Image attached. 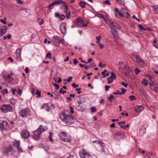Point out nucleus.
Returning <instances> with one entry per match:
<instances>
[{"label":"nucleus","instance_id":"nucleus-1","mask_svg":"<svg viewBox=\"0 0 158 158\" xmlns=\"http://www.w3.org/2000/svg\"><path fill=\"white\" fill-rule=\"evenodd\" d=\"M68 112L66 111L63 112L60 115L61 121L66 124L70 125L74 122V119L72 115L68 114Z\"/></svg>","mask_w":158,"mask_h":158},{"label":"nucleus","instance_id":"nucleus-2","mask_svg":"<svg viewBox=\"0 0 158 158\" xmlns=\"http://www.w3.org/2000/svg\"><path fill=\"white\" fill-rule=\"evenodd\" d=\"M120 67L118 68L119 70H122L121 73L125 76H127L130 71L129 64L126 61L123 62L120 61L118 62Z\"/></svg>","mask_w":158,"mask_h":158},{"label":"nucleus","instance_id":"nucleus-3","mask_svg":"<svg viewBox=\"0 0 158 158\" xmlns=\"http://www.w3.org/2000/svg\"><path fill=\"white\" fill-rule=\"evenodd\" d=\"M47 129L46 127L40 125L36 130L33 132L32 137L36 140H38L40 138L42 132H44Z\"/></svg>","mask_w":158,"mask_h":158},{"label":"nucleus","instance_id":"nucleus-4","mask_svg":"<svg viewBox=\"0 0 158 158\" xmlns=\"http://www.w3.org/2000/svg\"><path fill=\"white\" fill-rule=\"evenodd\" d=\"M1 110L4 113H6L8 112L13 111V109L10 105L3 104L0 107Z\"/></svg>","mask_w":158,"mask_h":158},{"label":"nucleus","instance_id":"nucleus-5","mask_svg":"<svg viewBox=\"0 0 158 158\" xmlns=\"http://www.w3.org/2000/svg\"><path fill=\"white\" fill-rule=\"evenodd\" d=\"M19 114L23 118L27 117L30 115V110L28 108L23 109L19 111Z\"/></svg>","mask_w":158,"mask_h":158},{"label":"nucleus","instance_id":"nucleus-6","mask_svg":"<svg viewBox=\"0 0 158 158\" xmlns=\"http://www.w3.org/2000/svg\"><path fill=\"white\" fill-rule=\"evenodd\" d=\"M114 23L113 22H112L111 24H110V26L111 28L112 34L113 35V37L114 40L118 41V37L116 30L113 27V25H114Z\"/></svg>","mask_w":158,"mask_h":158},{"label":"nucleus","instance_id":"nucleus-7","mask_svg":"<svg viewBox=\"0 0 158 158\" xmlns=\"http://www.w3.org/2000/svg\"><path fill=\"white\" fill-rule=\"evenodd\" d=\"M59 136L60 139L66 142H70V137L67 136L65 132H61L60 133Z\"/></svg>","mask_w":158,"mask_h":158},{"label":"nucleus","instance_id":"nucleus-8","mask_svg":"<svg viewBox=\"0 0 158 158\" xmlns=\"http://www.w3.org/2000/svg\"><path fill=\"white\" fill-rule=\"evenodd\" d=\"M125 134L122 131H119L116 132L114 135V138L117 140H120L124 137Z\"/></svg>","mask_w":158,"mask_h":158},{"label":"nucleus","instance_id":"nucleus-9","mask_svg":"<svg viewBox=\"0 0 158 158\" xmlns=\"http://www.w3.org/2000/svg\"><path fill=\"white\" fill-rule=\"evenodd\" d=\"M8 128L7 122L6 121H3L0 123V129L2 131L6 130Z\"/></svg>","mask_w":158,"mask_h":158},{"label":"nucleus","instance_id":"nucleus-10","mask_svg":"<svg viewBox=\"0 0 158 158\" xmlns=\"http://www.w3.org/2000/svg\"><path fill=\"white\" fill-rule=\"evenodd\" d=\"M22 48H18L16 52V55L17 57V59L18 60L21 61V52Z\"/></svg>","mask_w":158,"mask_h":158},{"label":"nucleus","instance_id":"nucleus-11","mask_svg":"<svg viewBox=\"0 0 158 158\" xmlns=\"http://www.w3.org/2000/svg\"><path fill=\"white\" fill-rule=\"evenodd\" d=\"M13 75L12 73L10 72V74H8L6 77V80L7 82L9 83H10L14 80V78L12 77V76Z\"/></svg>","mask_w":158,"mask_h":158},{"label":"nucleus","instance_id":"nucleus-12","mask_svg":"<svg viewBox=\"0 0 158 158\" xmlns=\"http://www.w3.org/2000/svg\"><path fill=\"white\" fill-rule=\"evenodd\" d=\"M88 153V151L84 149L80 150L79 151V156L81 158H84Z\"/></svg>","mask_w":158,"mask_h":158},{"label":"nucleus","instance_id":"nucleus-13","mask_svg":"<svg viewBox=\"0 0 158 158\" xmlns=\"http://www.w3.org/2000/svg\"><path fill=\"white\" fill-rule=\"evenodd\" d=\"M121 15H120V16L123 17L125 16V15H127V17H128L130 16V14L127 12L126 9L124 8H122L121 10Z\"/></svg>","mask_w":158,"mask_h":158},{"label":"nucleus","instance_id":"nucleus-14","mask_svg":"<svg viewBox=\"0 0 158 158\" xmlns=\"http://www.w3.org/2000/svg\"><path fill=\"white\" fill-rule=\"evenodd\" d=\"M135 58L136 60V61L140 65L143 66L144 65L143 61L138 55H136Z\"/></svg>","mask_w":158,"mask_h":158},{"label":"nucleus","instance_id":"nucleus-15","mask_svg":"<svg viewBox=\"0 0 158 158\" xmlns=\"http://www.w3.org/2000/svg\"><path fill=\"white\" fill-rule=\"evenodd\" d=\"M61 2H63V1L61 0L56 1L48 6V9L51 10L52 9L51 7V6H54L56 5H57L60 4H61Z\"/></svg>","mask_w":158,"mask_h":158},{"label":"nucleus","instance_id":"nucleus-16","mask_svg":"<svg viewBox=\"0 0 158 158\" xmlns=\"http://www.w3.org/2000/svg\"><path fill=\"white\" fill-rule=\"evenodd\" d=\"M7 30V28L6 26L0 27V37L2 36L6 33Z\"/></svg>","mask_w":158,"mask_h":158},{"label":"nucleus","instance_id":"nucleus-17","mask_svg":"<svg viewBox=\"0 0 158 158\" xmlns=\"http://www.w3.org/2000/svg\"><path fill=\"white\" fill-rule=\"evenodd\" d=\"M29 136V132L27 130L23 131L21 134V136L22 138L25 139L28 138Z\"/></svg>","mask_w":158,"mask_h":158},{"label":"nucleus","instance_id":"nucleus-18","mask_svg":"<svg viewBox=\"0 0 158 158\" xmlns=\"http://www.w3.org/2000/svg\"><path fill=\"white\" fill-rule=\"evenodd\" d=\"M143 108V106H137L134 107V110L136 112H139L142 111Z\"/></svg>","mask_w":158,"mask_h":158},{"label":"nucleus","instance_id":"nucleus-19","mask_svg":"<svg viewBox=\"0 0 158 158\" xmlns=\"http://www.w3.org/2000/svg\"><path fill=\"white\" fill-rule=\"evenodd\" d=\"M146 128L144 125H143L140 128L139 132L141 135H143L146 132Z\"/></svg>","mask_w":158,"mask_h":158},{"label":"nucleus","instance_id":"nucleus-20","mask_svg":"<svg viewBox=\"0 0 158 158\" xmlns=\"http://www.w3.org/2000/svg\"><path fill=\"white\" fill-rule=\"evenodd\" d=\"M60 30L61 32L65 34L66 33V28L65 25L64 24H61L60 27Z\"/></svg>","mask_w":158,"mask_h":158},{"label":"nucleus","instance_id":"nucleus-21","mask_svg":"<svg viewBox=\"0 0 158 158\" xmlns=\"http://www.w3.org/2000/svg\"><path fill=\"white\" fill-rule=\"evenodd\" d=\"M150 87V89L156 92H157V86L156 84V83L153 84L149 85Z\"/></svg>","mask_w":158,"mask_h":158},{"label":"nucleus","instance_id":"nucleus-22","mask_svg":"<svg viewBox=\"0 0 158 158\" xmlns=\"http://www.w3.org/2000/svg\"><path fill=\"white\" fill-rule=\"evenodd\" d=\"M93 143H97L100 145H101L102 147H105V144L102 142L100 141V140H98V141H93Z\"/></svg>","mask_w":158,"mask_h":158},{"label":"nucleus","instance_id":"nucleus-23","mask_svg":"<svg viewBox=\"0 0 158 158\" xmlns=\"http://www.w3.org/2000/svg\"><path fill=\"white\" fill-rule=\"evenodd\" d=\"M12 150V147L11 146H9L8 148H6L4 151L5 153H7L11 151Z\"/></svg>","mask_w":158,"mask_h":158},{"label":"nucleus","instance_id":"nucleus-24","mask_svg":"<svg viewBox=\"0 0 158 158\" xmlns=\"http://www.w3.org/2000/svg\"><path fill=\"white\" fill-rule=\"evenodd\" d=\"M10 102L13 105H15L17 102V100L14 98H11L10 99Z\"/></svg>","mask_w":158,"mask_h":158},{"label":"nucleus","instance_id":"nucleus-25","mask_svg":"<svg viewBox=\"0 0 158 158\" xmlns=\"http://www.w3.org/2000/svg\"><path fill=\"white\" fill-rule=\"evenodd\" d=\"M43 107H44L48 111H49L50 110V106H48V104L47 103L44 104L43 106L42 107V108Z\"/></svg>","mask_w":158,"mask_h":158},{"label":"nucleus","instance_id":"nucleus-26","mask_svg":"<svg viewBox=\"0 0 158 158\" xmlns=\"http://www.w3.org/2000/svg\"><path fill=\"white\" fill-rule=\"evenodd\" d=\"M81 24L82 27H87V25L88 24V22L87 21L85 22L83 20H82Z\"/></svg>","mask_w":158,"mask_h":158},{"label":"nucleus","instance_id":"nucleus-27","mask_svg":"<svg viewBox=\"0 0 158 158\" xmlns=\"http://www.w3.org/2000/svg\"><path fill=\"white\" fill-rule=\"evenodd\" d=\"M20 142L19 141L15 140L13 142L14 145L16 148L19 146Z\"/></svg>","mask_w":158,"mask_h":158},{"label":"nucleus","instance_id":"nucleus-28","mask_svg":"<svg viewBox=\"0 0 158 158\" xmlns=\"http://www.w3.org/2000/svg\"><path fill=\"white\" fill-rule=\"evenodd\" d=\"M79 4L81 8H84L86 5V3L85 2H80Z\"/></svg>","mask_w":158,"mask_h":158},{"label":"nucleus","instance_id":"nucleus-29","mask_svg":"<svg viewBox=\"0 0 158 158\" xmlns=\"http://www.w3.org/2000/svg\"><path fill=\"white\" fill-rule=\"evenodd\" d=\"M153 10L156 13H158V5H156L153 7Z\"/></svg>","mask_w":158,"mask_h":158},{"label":"nucleus","instance_id":"nucleus-30","mask_svg":"<svg viewBox=\"0 0 158 158\" xmlns=\"http://www.w3.org/2000/svg\"><path fill=\"white\" fill-rule=\"evenodd\" d=\"M61 4H62L63 5L64 7V9L67 11V10L68 9V6L63 1V2H61Z\"/></svg>","mask_w":158,"mask_h":158},{"label":"nucleus","instance_id":"nucleus-31","mask_svg":"<svg viewBox=\"0 0 158 158\" xmlns=\"http://www.w3.org/2000/svg\"><path fill=\"white\" fill-rule=\"evenodd\" d=\"M142 83L145 86L148 85V81L146 80L145 78H143L142 80Z\"/></svg>","mask_w":158,"mask_h":158},{"label":"nucleus","instance_id":"nucleus-32","mask_svg":"<svg viewBox=\"0 0 158 158\" xmlns=\"http://www.w3.org/2000/svg\"><path fill=\"white\" fill-rule=\"evenodd\" d=\"M110 74H111V75L110 77V78H111L114 80H115L116 79V75L114 73H113V72L111 73Z\"/></svg>","mask_w":158,"mask_h":158},{"label":"nucleus","instance_id":"nucleus-33","mask_svg":"<svg viewBox=\"0 0 158 158\" xmlns=\"http://www.w3.org/2000/svg\"><path fill=\"white\" fill-rule=\"evenodd\" d=\"M107 81H108V83L109 84L113 82L114 79L110 78V77H109L107 78Z\"/></svg>","mask_w":158,"mask_h":158},{"label":"nucleus","instance_id":"nucleus-34","mask_svg":"<svg viewBox=\"0 0 158 158\" xmlns=\"http://www.w3.org/2000/svg\"><path fill=\"white\" fill-rule=\"evenodd\" d=\"M60 39V38L56 35L54 36L53 37V40L55 41H57V42H58Z\"/></svg>","mask_w":158,"mask_h":158},{"label":"nucleus","instance_id":"nucleus-35","mask_svg":"<svg viewBox=\"0 0 158 158\" xmlns=\"http://www.w3.org/2000/svg\"><path fill=\"white\" fill-rule=\"evenodd\" d=\"M129 98L131 101H133L134 100H136V98L134 95H130L129 96Z\"/></svg>","mask_w":158,"mask_h":158},{"label":"nucleus","instance_id":"nucleus-36","mask_svg":"<svg viewBox=\"0 0 158 158\" xmlns=\"http://www.w3.org/2000/svg\"><path fill=\"white\" fill-rule=\"evenodd\" d=\"M103 4H106L109 5H110L111 4L110 2V1L108 0H106V1H103Z\"/></svg>","mask_w":158,"mask_h":158},{"label":"nucleus","instance_id":"nucleus-37","mask_svg":"<svg viewBox=\"0 0 158 158\" xmlns=\"http://www.w3.org/2000/svg\"><path fill=\"white\" fill-rule=\"evenodd\" d=\"M147 76L148 77L150 81H152V80L154 79V77L150 74H148Z\"/></svg>","mask_w":158,"mask_h":158},{"label":"nucleus","instance_id":"nucleus-38","mask_svg":"<svg viewBox=\"0 0 158 158\" xmlns=\"http://www.w3.org/2000/svg\"><path fill=\"white\" fill-rule=\"evenodd\" d=\"M66 17L67 18L69 19L71 17L70 13L69 11H66Z\"/></svg>","mask_w":158,"mask_h":158},{"label":"nucleus","instance_id":"nucleus-39","mask_svg":"<svg viewBox=\"0 0 158 158\" xmlns=\"http://www.w3.org/2000/svg\"><path fill=\"white\" fill-rule=\"evenodd\" d=\"M121 90L122 91V92H120L121 94H125V92L126 91V89L123 88H121Z\"/></svg>","mask_w":158,"mask_h":158},{"label":"nucleus","instance_id":"nucleus-40","mask_svg":"<svg viewBox=\"0 0 158 158\" xmlns=\"http://www.w3.org/2000/svg\"><path fill=\"white\" fill-rule=\"evenodd\" d=\"M84 158H93L92 155L88 152Z\"/></svg>","mask_w":158,"mask_h":158},{"label":"nucleus","instance_id":"nucleus-41","mask_svg":"<svg viewBox=\"0 0 158 158\" xmlns=\"http://www.w3.org/2000/svg\"><path fill=\"white\" fill-rule=\"evenodd\" d=\"M139 93H141L143 94H144L145 92V90L142 88H140L139 89Z\"/></svg>","mask_w":158,"mask_h":158},{"label":"nucleus","instance_id":"nucleus-42","mask_svg":"<svg viewBox=\"0 0 158 158\" xmlns=\"http://www.w3.org/2000/svg\"><path fill=\"white\" fill-rule=\"evenodd\" d=\"M101 36H97L96 37V39L97 40V41H96V43H98L100 41V40L101 39Z\"/></svg>","mask_w":158,"mask_h":158},{"label":"nucleus","instance_id":"nucleus-43","mask_svg":"<svg viewBox=\"0 0 158 158\" xmlns=\"http://www.w3.org/2000/svg\"><path fill=\"white\" fill-rule=\"evenodd\" d=\"M135 72L136 74H138L141 72V70L138 69V68H136L135 69Z\"/></svg>","mask_w":158,"mask_h":158},{"label":"nucleus","instance_id":"nucleus-44","mask_svg":"<svg viewBox=\"0 0 158 158\" xmlns=\"http://www.w3.org/2000/svg\"><path fill=\"white\" fill-rule=\"evenodd\" d=\"M64 41L60 38L57 42L59 44L61 43L63 45H64Z\"/></svg>","mask_w":158,"mask_h":158},{"label":"nucleus","instance_id":"nucleus-45","mask_svg":"<svg viewBox=\"0 0 158 158\" xmlns=\"http://www.w3.org/2000/svg\"><path fill=\"white\" fill-rule=\"evenodd\" d=\"M90 110L91 112L92 113H94L97 111V110L95 107H92L90 108Z\"/></svg>","mask_w":158,"mask_h":158},{"label":"nucleus","instance_id":"nucleus-46","mask_svg":"<svg viewBox=\"0 0 158 158\" xmlns=\"http://www.w3.org/2000/svg\"><path fill=\"white\" fill-rule=\"evenodd\" d=\"M116 1L119 4H124V0H116Z\"/></svg>","mask_w":158,"mask_h":158},{"label":"nucleus","instance_id":"nucleus-47","mask_svg":"<svg viewBox=\"0 0 158 158\" xmlns=\"http://www.w3.org/2000/svg\"><path fill=\"white\" fill-rule=\"evenodd\" d=\"M81 89V87L79 88H76V90L77 92V94H79L81 93L80 90Z\"/></svg>","mask_w":158,"mask_h":158},{"label":"nucleus","instance_id":"nucleus-48","mask_svg":"<svg viewBox=\"0 0 158 158\" xmlns=\"http://www.w3.org/2000/svg\"><path fill=\"white\" fill-rule=\"evenodd\" d=\"M41 92L40 91H39L38 90H36V92L35 93V94L36 95H38V97H40L41 96Z\"/></svg>","mask_w":158,"mask_h":158},{"label":"nucleus","instance_id":"nucleus-49","mask_svg":"<svg viewBox=\"0 0 158 158\" xmlns=\"http://www.w3.org/2000/svg\"><path fill=\"white\" fill-rule=\"evenodd\" d=\"M59 92H60V93L61 94H64V93H66V91L63 90V89L62 88H60V89Z\"/></svg>","mask_w":158,"mask_h":158},{"label":"nucleus","instance_id":"nucleus-50","mask_svg":"<svg viewBox=\"0 0 158 158\" xmlns=\"http://www.w3.org/2000/svg\"><path fill=\"white\" fill-rule=\"evenodd\" d=\"M18 151L20 152H23V150L22 148L19 147V146L16 147Z\"/></svg>","mask_w":158,"mask_h":158},{"label":"nucleus","instance_id":"nucleus-51","mask_svg":"<svg viewBox=\"0 0 158 158\" xmlns=\"http://www.w3.org/2000/svg\"><path fill=\"white\" fill-rule=\"evenodd\" d=\"M0 22L3 23V24L6 25V22L5 20L2 19H0Z\"/></svg>","mask_w":158,"mask_h":158},{"label":"nucleus","instance_id":"nucleus-52","mask_svg":"<svg viewBox=\"0 0 158 158\" xmlns=\"http://www.w3.org/2000/svg\"><path fill=\"white\" fill-rule=\"evenodd\" d=\"M82 20V19H81V18H79L77 19H76V22L77 23H81Z\"/></svg>","mask_w":158,"mask_h":158},{"label":"nucleus","instance_id":"nucleus-53","mask_svg":"<svg viewBox=\"0 0 158 158\" xmlns=\"http://www.w3.org/2000/svg\"><path fill=\"white\" fill-rule=\"evenodd\" d=\"M46 58H49L50 59L51 58V54L50 52H48L46 55Z\"/></svg>","mask_w":158,"mask_h":158},{"label":"nucleus","instance_id":"nucleus-54","mask_svg":"<svg viewBox=\"0 0 158 158\" xmlns=\"http://www.w3.org/2000/svg\"><path fill=\"white\" fill-rule=\"evenodd\" d=\"M121 84L125 87H127V84L125 83L124 82H121Z\"/></svg>","mask_w":158,"mask_h":158},{"label":"nucleus","instance_id":"nucleus-55","mask_svg":"<svg viewBox=\"0 0 158 158\" xmlns=\"http://www.w3.org/2000/svg\"><path fill=\"white\" fill-rule=\"evenodd\" d=\"M65 18V16L64 15H61L60 16V19L61 20H64Z\"/></svg>","mask_w":158,"mask_h":158},{"label":"nucleus","instance_id":"nucleus-56","mask_svg":"<svg viewBox=\"0 0 158 158\" xmlns=\"http://www.w3.org/2000/svg\"><path fill=\"white\" fill-rule=\"evenodd\" d=\"M53 85L55 86L56 89H58L60 88L59 85L58 84L55 83L53 84Z\"/></svg>","mask_w":158,"mask_h":158},{"label":"nucleus","instance_id":"nucleus-57","mask_svg":"<svg viewBox=\"0 0 158 158\" xmlns=\"http://www.w3.org/2000/svg\"><path fill=\"white\" fill-rule=\"evenodd\" d=\"M49 134H50V136H49V139L51 141H53V139L52 138V134L51 132H50Z\"/></svg>","mask_w":158,"mask_h":158},{"label":"nucleus","instance_id":"nucleus-58","mask_svg":"<svg viewBox=\"0 0 158 158\" xmlns=\"http://www.w3.org/2000/svg\"><path fill=\"white\" fill-rule=\"evenodd\" d=\"M113 94L114 95H116V94H118L119 95H121V94H120V92L118 90H117L116 91V92H114L113 93Z\"/></svg>","mask_w":158,"mask_h":158},{"label":"nucleus","instance_id":"nucleus-59","mask_svg":"<svg viewBox=\"0 0 158 158\" xmlns=\"http://www.w3.org/2000/svg\"><path fill=\"white\" fill-rule=\"evenodd\" d=\"M72 77L70 76V77H69V78L67 79L66 80H67V81L68 82H69L72 80Z\"/></svg>","mask_w":158,"mask_h":158},{"label":"nucleus","instance_id":"nucleus-60","mask_svg":"<svg viewBox=\"0 0 158 158\" xmlns=\"http://www.w3.org/2000/svg\"><path fill=\"white\" fill-rule=\"evenodd\" d=\"M155 80V79L152 80V81H150V82L149 83V85H151L152 84H155V83L154 82V81Z\"/></svg>","mask_w":158,"mask_h":158},{"label":"nucleus","instance_id":"nucleus-61","mask_svg":"<svg viewBox=\"0 0 158 158\" xmlns=\"http://www.w3.org/2000/svg\"><path fill=\"white\" fill-rule=\"evenodd\" d=\"M98 45L100 49H102L104 47V45L103 44H102L101 43H99Z\"/></svg>","mask_w":158,"mask_h":158},{"label":"nucleus","instance_id":"nucleus-62","mask_svg":"<svg viewBox=\"0 0 158 158\" xmlns=\"http://www.w3.org/2000/svg\"><path fill=\"white\" fill-rule=\"evenodd\" d=\"M72 86L74 88H75L78 86V85L77 84L76 85L75 83H73L72 84Z\"/></svg>","mask_w":158,"mask_h":158},{"label":"nucleus","instance_id":"nucleus-63","mask_svg":"<svg viewBox=\"0 0 158 158\" xmlns=\"http://www.w3.org/2000/svg\"><path fill=\"white\" fill-rule=\"evenodd\" d=\"M110 87V86L105 85V90L106 91H107L109 89V88Z\"/></svg>","mask_w":158,"mask_h":158},{"label":"nucleus","instance_id":"nucleus-64","mask_svg":"<svg viewBox=\"0 0 158 158\" xmlns=\"http://www.w3.org/2000/svg\"><path fill=\"white\" fill-rule=\"evenodd\" d=\"M70 110V112L72 113H73L74 112V110H73V107L72 106H70L69 108Z\"/></svg>","mask_w":158,"mask_h":158}]
</instances>
